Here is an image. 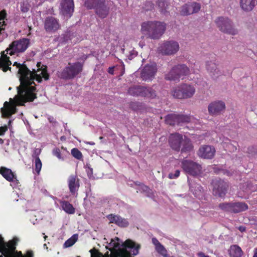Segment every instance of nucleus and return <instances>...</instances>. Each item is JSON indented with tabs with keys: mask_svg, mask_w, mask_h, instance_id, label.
<instances>
[{
	"mask_svg": "<svg viewBox=\"0 0 257 257\" xmlns=\"http://www.w3.org/2000/svg\"><path fill=\"white\" fill-rule=\"evenodd\" d=\"M42 162L39 157H36L35 161V170L39 174L42 168Z\"/></svg>",
	"mask_w": 257,
	"mask_h": 257,
	"instance_id": "42",
	"label": "nucleus"
},
{
	"mask_svg": "<svg viewBox=\"0 0 257 257\" xmlns=\"http://www.w3.org/2000/svg\"><path fill=\"white\" fill-rule=\"evenodd\" d=\"M156 249L159 253H160L162 255L164 256H165L166 255L167 251L164 247V246L161 244L157 246V247H156Z\"/></svg>",
	"mask_w": 257,
	"mask_h": 257,
	"instance_id": "46",
	"label": "nucleus"
},
{
	"mask_svg": "<svg viewBox=\"0 0 257 257\" xmlns=\"http://www.w3.org/2000/svg\"><path fill=\"white\" fill-rule=\"evenodd\" d=\"M154 6L151 2H147L144 7V9L146 11L151 10L153 8Z\"/></svg>",
	"mask_w": 257,
	"mask_h": 257,
	"instance_id": "48",
	"label": "nucleus"
},
{
	"mask_svg": "<svg viewBox=\"0 0 257 257\" xmlns=\"http://www.w3.org/2000/svg\"><path fill=\"white\" fill-rule=\"evenodd\" d=\"M225 109V103L221 100H215L211 102L208 106V110L210 114L217 115Z\"/></svg>",
	"mask_w": 257,
	"mask_h": 257,
	"instance_id": "16",
	"label": "nucleus"
},
{
	"mask_svg": "<svg viewBox=\"0 0 257 257\" xmlns=\"http://www.w3.org/2000/svg\"><path fill=\"white\" fill-rule=\"evenodd\" d=\"M96 13L100 18H104L106 17L108 13V9L105 3L99 4L95 9Z\"/></svg>",
	"mask_w": 257,
	"mask_h": 257,
	"instance_id": "27",
	"label": "nucleus"
},
{
	"mask_svg": "<svg viewBox=\"0 0 257 257\" xmlns=\"http://www.w3.org/2000/svg\"><path fill=\"white\" fill-rule=\"evenodd\" d=\"M195 93L194 86L190 84L183 83L173 88L171 95L178 99H187L192 97Z\"/></svg>",
	"mask_w": 257,
	"mask_h": 257,
	"instance_id": "4",
	"label": "nucleus"
},
{
	"mask_svg": "<svg viewBox=\"0 0 257 257\" xmlns=\"http://www.w3.org/2000/svg\"><path fill=\"white\" fill-rule=\"evenodd\" d=\"M30 41L28 38H22L13 41L8 48L6 51L7 54L13 55H18L24 52L29 47Z\"/></svg>",
	"mask_w": 257,
	"mask_h": 257,
	"instance_id": "5",
	"label": "nucleus"
},
{
	"mask_svg": "<svg viewBox=\"0 0 257 257\" xmlns=\"http://www.w3.org/2000/svg\"><path fill=\"white\" fill-rule=\"evenodd\" d=\"M30 7V6L27 1L23 2L21 5V11L24 13L27 12L29 11Z\"/></svg>",
	"mask_w": 257,
	"mask_h": 257,
	"instance_id": "45",
	"label": "nucleus"
},
{
	"mask_svg": "<svg viewBox=\"0 0 257 257\" xmlns=\"http://www.w3.org/2000/svg\"><path fill=\"white\" fill-rule=\"evenodd\" d=\"M86 144H89L90 145H94L95 143L93 142H85Z\"/></svg>",
	"mask_w": 257,
	"mask_h": 257,
	"instance_id": "61",
	"label": "nucleus"
},
{
	"mask_svg": "<svg viewBox=\"0 0 257 257\" xmlns=\"http://www.w3.org/2000/svg\"><path fill=\"white\" fill-rule=\"evenodd\" d=\"M91 257H105L102 253H100L98 252H94L93 253L91 252Z\"/></svg>",
	"mask_w": 257,
	"mask_h": 257,
	"instance_id": "51",
	"label": "nucleus"
},
{
	"mask_svg": "<svg viewBox=\"0 0 257 257\" xmlns=\"http://www.w3.org/2000/svg\"><path fill=\"white\" fill-rule=\"evenodd\" d=\"M30 221L33 224H36L39 222V220L36 218L35 220H34V218L32 217L30 219Z\"/></svg>",
	"mask_w": 257,
	"mask_h": 257,
	"instance_id": "56",
	"label": "nucleus"
},
{
	"mask_svg": "<svg viewBox=\"0 0 257 257\" xmlns=\"http://www.w3.org/2000/svg\"><path fill=\"white\" fill-rule=\"evenodd\" d=\"M13 66L18 69V74L20 85L17 87L18 94L14 98H10L9 101H6L4 106L1 108V112L3 117H9L16 113L17 105H23L25 103L32 101L36 98V88L34 80L41 82L42 79L47 80L49 75L45 68H39L40 64H37V70L34 69L30 71L24 64L14 62Z\"/></svg>",
	"mask_w": 257,
	"mask_h": 257,
	"instance_id": "1",
	"label": "nucleus"
},
{
	"mask_svg": "<svg viewBox=\"0 0 257 257\" xmlns=\"http://www.w3.org/2000/svg\"><path fill=\"white\" fill-rule=\"evenodd\" d=\"M0 174L8 181L12 180L14 176V173L11 169L4 167L1 168Z\"/></svg>",
	"mask_w": 257,
	"mask_h": 257,
	"instance_id": "28",
	"label": "nucleus"
},
{
	"mask_svg": "<svg viewBox=\"0 0 257 257\" xmlns=\"http://www.w3.org/2000/svg\"><path fill=\"white\" fill-rule=\"evenodd\" d=\"M11 65V62L9 58L5 54V52H3L1 57H0V68H2L4 71H7L8 69L11 70L9 66Z\"/></svg>",
	"mask_w": 257,
	"mask_h": 257,
	"instance_id": "24",
	"label": "nucleus"
},
{
	"mask_svg": "<svg viewBox=\"0 0 257 257\" xmlns=\"http://www.w3.org/2000/svg\"><path fill=\"white\" fill-rule=\"evenodd\" d=\"M63 210L67 213L73 214L75 213V209L72 204L67 201H61Z\"/></svg>",
	"mask_w": 257,
	"mask_h": 257,
	"instance_id": "31",
	"label": "nucleus"
},
{
	"mask_svg": "<svg viewBox=\"0 0 257 257\" xmlns=\"http://www.w3.org/2000/svg\"><path fill=\"white\" fill-rule=\"evenodd\" d=\"M252 257H257V248L253 249V255Z\"/></svg>",
	"mask_w": 257,
	"mask_h": 257,
	"instance_id": "58",
	"label": "nucleus"
},
{
	"mask_svg": "<svg viewBox=\"0 0 257 257\" xmlns=\"http://www.w3.org/2000/svg\"><path fill=\"white\" fill-rule=\"evenodd\" d=\"M7 130L8 127L6 125L0 127V136L4 135Z\"/></svg>",
	"mask_w": 257,
	"mask_h": 257,
	"instance_id": "50",
	"label": "nucleus"
},
{
	"mask_svg": "<svg viewBox=\"0 0 257 257\" xmlns=\"http://www.w3.org/2000/svg\"><path fill=\"white\" fill-rule=\"evenodd\" d=\"M193 128L198 129L199 127L197 126H192Z\"/></svg>",
	"mask_w": 257,
	"mask_h": 257,
	"instance_id": "63",
	"label": "nucleus"
},
{
	"mask_svg": "<svg viewBox=\"0 0 257 257\" xmlns=\"http://www.w3.org/2000/svg\"><path fill=\"white\" fill-rule=\"evenodd\" d=\"M232 146V145L230 144H227L226 146H224V147L226 148V149L230 150V147Z\"/></svg>",
	"mask_w": 257,
	"mask_h": 257,
	"instance_id": "60",
	"label": "nucleus"
},
{
	"mask_svg": "<svg viewBox=\"0 0 257 257\" xmlns=\"http://www.w3.org/2000/svg\"><path fill=\"white\" fill-rule=\"evenodd\" d=\"M180 175V171L179 170H176L174 174L172 173H170L169 174V178L170 179H173L177 178Z\"/></svg>",
	"mask_w": 257,
	"mask_h": 257,
	"instance_id": "49",
	"label": "nucleus"
},
{
	"mask_svg": "<svg viewBox=\"0 0 257 257\" xmlns=\"http://www.w3.org/2000/svg\"><path fill=\"white\" fill-rule=\"evenodd\" d=\"M219 207L224 211L232 213V203H220Z\"/></svg>",
	"mask_w": 257,
	"mask_h": 257,
	"instance_id": "38",
	"label": "nucleus"
},
{
	"mask_svg": "<svg viewBox=\"0 0 257 257\" xmlns=\"http://www.w3.org/2000/svg\"><path fill=\"white\" fill-rule=\"evenodd\" d=\"M165 121L167 123L170 125L177 124L176 123V114H171L168 115L165 118Z\"/></svg>",
	"mask_w": 257,
	"mask_h": 257,
	"instance_id": "37",
	"label": "nucleus"
},
{
	"mask_svg": "<svg viewBox=\"0 0 257 257\" xmlns=\"http://www.w3.org/2000/svg\"><path fill=\"white\" fill-rule=\"evenodd\" d=\"M228 252L230 257H241L243 254L242 249L237 245H231Z\"/></svg>",
	"mask_w": 257,
	"mask_h": 257,
	"instance_id": "25",
	"label": "nucleus"
},
{
	"mask_svg": "<svg viewBox=\"0 0 257 257\" xmlns=\"http://www.w3.org/2000/svg\"><path fill=\"white\" fill-rule=\"evenodd\" d=\"M190 7L191 8V12L190 13H192V14L198 12L200 10V5L199 4L194 3L192 4H190Z\"/></svg>",
	"mask_w": 257,
	"mask_h": 257,
	"instance_id": "43",
	"label": "nucleus"
},
{
	"mask_svg": "<svg viewBox=\"0 0 257 257\" xmlns=\"http://www.w3.org/2000/svg\"><path fill=\"white\" fill-rule=\"evenodd\" d=\"M109 249L115 257H131L138 254L140 245L130 239L124 243L117 237L111 240Z\"/></svg>",
	"mask_w": 257,
	"mask_h": 257,
	"instance_id": "2",
	"label": "nucleus"
},
{
	"mask_svg": "<svg viewBox=\"0 0 257 257\" xmlns=\"http://www.w3.org/2000/svg\"><path fill=\"white\" fill-rule=\"evenodd\" d=\"M60 10L65 18L71 17L74 11L73 0H62Z\"/></svg>",
	"mask_w": 257,
	"mask_h": 257,
	"instance_id": "15",
	"label": "nucleus"
},
{
	"mask_svg": "<svg viewBox=\"0 0 257 257\" xmlns=\"http://www.w3.org/2000/svg\"><path fill=\"white\" fill-rule=\"evenodd\" d=\"M60 25L57 20L53 17H49L45 22V29L48 32H54L58 30Z\"/></svg>",
	"mask_w": 257,
	"mask_h": 257,
	"instance_id": "17",
	"label": "nucleus"
},
{
	"mask_svg": "<svg viewBox=\"0 0 257 257\" xmlns=\"http://www.w3.org/2000/svg\"><path fill=\"white\" fill-rule=\"evenodd\" d=\"M128 93L133 96H142L149 98H154L156 96V93L151 88H147L142 86H134L130 88Z\"/></svg>",
	"mask_w": 257,
	"mask_h": 257,
	"instance_id": "9",
	"label": "nucleus"
},
{
	"mask_svg": "<svg viewBox=\"0 0 257 257\" xmlns=\"http://www.w3.org/2000/svg\"><path fill=\"white\" fill-rule=\"evenodd\" d=\"M68 182L70 191L72 193H75L79 187V184L76 177L74 175L70 176Z\"/></svg>",
	"mask_w": 257,
	"mask_h": 257,
	"instance_id": "22",
	"label": "nucleus"
},
{
	"mask_svg": "<svg viewBox=\"0 0 257 257\" xmlns=\"http://www.w3.org/2000/svg\"><path fill=\"white\" fill-rule=\"evenodd\" d=\"M82 70V65L80 63H69L60 73V76L65 79L72 78Z\"/></svg>",
	"mask_w": 257,
	"mask_h": 257,
	"instance_id": "7",
	"label": "nucleus"
},
{
	"mask_svg": "<svg viewBox=\"0 0 257 257\" xmlns=\"http://www.w3.org/2000/svg\"><path fill=\"white\" fill-rule=\"evenodd\" d=\"M71 154L74 157L79 160L82 157V153L76 148L72 149Z\"/></svg>",
	"mask_w": 257,
	"mask_h": 257,
	"instance_id": "44",
	"label": "nucleus"
},
{
	"mask_svg": "<svg viewBox=\"0 0 257 257\" xmlns=\"http://www.w3.org/2000/svg\"><path fill=\"white\" fill-rule=\"evenodd\" d=\"M181 145H182V148L181 149V152L182 153L190 152L193 148V145L190 141L186 137L184 138V140L183 141V143Z\"/></svg>",
	"mask_w": 257,
	"mask_h": 257,
	"instance_id": "29",
	"label": "nucleus"
},
{
	"mask_svg": "<svg viewBox=\"0 0 257 257\" xmlns=\"http://www.w3.org/2000/svg\"><path fill=\"white\" fill-rule=\"evenodd\" d=\"M238 229L241 232H243L245 230V227L244 226H240Z\"/></svg>",
	"mask_w": 257,
	"mask_h": 257,
	"instance_id": "59",
	"label": "nucleus"
},
{
	"mask_svg": "<svg viewBox=\"0 0 257 257\" xmlns=\"http://www.w3.org/2000/svg\"><path fill=\"white\" fill-rule=\"evenodd\" d=\"M239 6L245 12L251 11L257 4V0H239Z\"/></svg>",
	"mask_w": 257,
	"mask_h": 257,
	"instance_id": "19",
	"label": "nucleus"
},
{
	"mask_svg": "<svg viewBox=\"0 0 257 257\" xmlns=\"http://www.w3.org/2000/svg\"><path fill=\"white\" fill-rule=\"evenodd\" d=\"M10 182H11V185L13 188H16L18 186L19 184L18 180L16 179V177H15V175L14 176V178L12 179V180H10Z\"/></svg>",
	"mask_w": 257,
	"mask_h": 257,
	"instance_id": "47",
	"label": "nucleus"
},
{
	"mask_svg": "<svg viewBox=\"0 0 257 257\" xmlns=\"http://www.w3.org/2000/svg\"><path fill=\"white\" fill-rule=\"evenodd\" d=\"M198 122L199 121L198 120L195 119L192 116L176 114V123L178 125H181L186 122H190L197 124Z\"/></svg>",
	"mask_w": 257,
	"mask_h": 257,
	"instance_id": "21",
	"label": "nucleus"
},
{
	"mask_svg": "<svg viewBox=\"0 0 257 257\" xmlns=\"http://www.w3.org/2000/svg\"><path fill=\"white\" fill-rule=\"evenodd\" d=\"M198 256L199 257H210L209 255H205L203 252H200L198 253Z\"/></svg>",
	"mask_w": 257,
	"mask_h": 257,
	"instance_id": "57",
	"label": "nucleus"
},
{
	"mask_svg": "<svg viewBox=\"0 0 257 257\" xmlns=\"http://www.w3.org/2000/svg\"><path fill=\"white\" fill-rule=\"evenodd\" d=\"M152 240L153 243L155 245V247H156L157 246L159 245L160 244V243L156 238H153Z\"/></svg>",
	"mask_w": 257,
	"mask_h": 257,
	"instance_id": "53",
	"label": "nucleus"
},
{
	"mask_svg": "<svg viewBox=\"0 0 257 257\" xmlns=\"http://www.w3.org/2000/svg\"><path fill=\"white\" fill-rule=\"evenodd\" d=\"M62 150H63V152H61L58 148H56L53 151V155L60 160H64L65 157L67 155L69 154L68 152H67L65 149H63V148H62Z\"/></svg>",
	"mask_w": 257,
	"mask_h": 257,
	"instance_id": "33",
	"label": "nucleus"
},
{
	"mask_svg": "<svg viewBox=\"0 0 257 257\" xmlns=\"http://www.w3.org/2000/svg\"><path fill=\"white\" fill-rule=\"evenodd\" d=\"M213 186V193L216 196L223 197L224 196L227 184L223 180H214L212 182Z\"/></svg>",
	"mask_w": 257,
	"mask_h": 257,
	"instance_id": "11",
	"label": "nucleus"
},
{
	"mask_svg": "<svg viewBox=\"0 0 257 257\" xmlns=\"http://www.w3.org/2000/svg\"><path fill=\"white\" fill-rule=\"evenodd\" d=\"M157 6L159 9V11L163 13L164 11L166 9L168 6L166 0H158Z\"/></svg>",
	"mask_w": 257,
	"mask_h": 257,
	"instance_id": "40",
	"label": "nucleus"
},
{
	"mask_svg": "<svg viewBox=\"0 0 257 257\" xmlns=\"http://www.w3.org/2000/svg\"><path fill=\"white\" fill-rule=\"evenodd\" d=\"M103 3H105V0H86L85 5L88 9H96L99 4Z\"/></svg>",
	"mask_w": 257,
	"mask_h": 257,
	"instance_id": "30",
	"label": "nucleus"
},
{
	"mask_svg": "<svg viewBox=\"0 0 257 257\" xmlns=\"http://www.w3.org/2000/svg\"><path fill=\"white\" fill-rule=\"evenodd\" d=\"M6 16V13L5 11H1L0 12V21L4 20Z\"/></svg>",
	"mask_w": 257,
	"mask_h": 257,
	"instance_id": "52",
	"label": "nucleus"
},
{
	"mask_svg": "<svg viewBox=\"0 0 257 257\" xmlns=\"http://www.w3.org/2000/svg\"><path fill=\"white\" fill-rule=\"evenodd\" d=\"M110 223H113L120 227H126L128 225V221L119 216L110 214L107 216Z\"/></svg>",
	"mask_w": 257,
	"mask_h": 257,
	"instance_id": "20",
	"label": "nucleus"
},
{
	"mask_svg": "<svg viewBox=\"0 0 257 257\" xmlns=\"http://www.w3.org/2000/svg\"><path fill=\"white\" fill-rule=\"evenodd\" d=\"M166 29L165 23L157 21H148L141 24V32L144 36L152 39L160 38Z\"/></svg>",
	"mask_w": 257,
	"mask_h": 257,
	"instance_id": "3",
	"label": "nucleus"
},
{
	"mask_svg": "<svg viewBox=\"0 0 257 257\" xmlns=\"http://www.w3.org/2000/svg\"><path fill=\"white\" fill-rule=\"evenodd\" d=\"M250 185V183H247V182H245L242 184L240 186V197H245L246 195H248L250 194V192H247L246 191L248 190L249 186Z\"/></svg>",
	"mask_w": 257,
	"mask_h": 257,
	"instance_id": "36",
	"label": "nucleus"
},
{
	"mask_svg": "<svg viewBox=\"0 0 257 257\" xmlns=\"http://www.w3.org/2000/svg\"><path fill=\"white\" fill-rule=\"evenodd\" d=\"M12 122V120H9V123H8V125H9V128H10L11 126Z\"/></svg>",
	"mask_w": 257,
	"mask_h": 257,
	"instance_id": "62",
	"label": "nucleus"
},
{
	"mask_svg": "<svg viewBox=\"0 0 257 257\" xmlns=\"http://www.w3.org/2000/svg\"><path fill=\"white\" fill-rule=\"evenodd\" d=\"M178 81L183 79L189 73V69L185 65H178L176 66Z\"/></svg>",
	"mask_w": 257,
	"mask_h": 257,
	"instance_id": "23",
	"label": "nucleus"
},
{
	"mask_svg": "<svg viewBox=\"0 0 257 257\" xmlns=\"http://www.w3.org/2000/svg\"><path fill=\"white\" fill-rule=\"evenodd\" d=\"M184 140L183 136L179 134H171L169 138V143L173 149L178 150L180 148Z\"/></svg>",
	"mask_w": 257,
	"mask_h": 257,
	"instance_id": "18",
	"label": "nucleus"
},
{
	"mask_svg": "<svg viewBox=\"0 0 257 257\" xmlns=\"http://www.w3.org/2000/svg\"><path fill=\"white\" fill-rule=\"evenodd\" d=\"M215 148L209 145H203L201 146L197 152L199 157L205 159H211L215 155Z\"/></svg>",
	"mask_w": 257,
	"mask_h": 257,
	"instance_id": "14",
	"label": "nucleus"
},
{
	"mask_svg": "<svg viewBox=\"0 0 257 257\" xmlns=\"http://www.w3.org/2000/svg\"><path fill=\"white\" fill-rule=\"evenodd\" d=\"M248 205L243 202H232V213H238L247 210Z\"/></svg>",
	"mask_w": 257,
	"mask_h": 257,
	"instance_id": "26",
	"label": "nucleus"
},
{
	"mask_svg": "<svg viewBox=\"0 0 257 257\" xmlns=\"http://www.w3.org/2000/svg\"><path fill=\"white\" fill-rule=\"evenodd\" d=\"M182 167L187 174L193 176H199L202 173L201 165L192 161L183 160Z\"/></svg>",
	"mask_w": 257,
	"mask_h": 257,
	"instance_id": "8",
	"label": "nucleus"
},
{
	"mask_svg": "<svg viewBox=\"0 0 257 257\" xmlns=\"http://www.w3.org/2000/svg\"><path fill=\"white\" fill-rule=\"evenodd\" d=\"M247 183H250V185L248 187V190L246 191L247 192H250V193H251L257 191L256 180H253L250 182H247Z\"/></svg>",
	"mask_w": 257,
	"mask_h": 257,
	"instance_id": "39",
	"label": "nucleus"
},
{
	"mask_svg": "<svg viewBox=\"0 0 257 257\" xmlns=\"http://www.w3.org/2000/svg\"><path fill=\"white\" fill-rule=\"evenodd\" d=\"M24 257L21 252L14 253L13 250L9 248L8 244H6L2 237L0 238V257Z\"/></svg>",
	"mask_w": 257,
	"mask_h": 257,
	"instance_id": "13",
	"label": "nucleus"
},
{
	"mask_svg": "<svg viewBox=\"0 0 257 257\" xmlns=\"http://www.w3.org/2000/svg\"><path fill=\"white\" fill-rule=\"evenodd\" d=\"M206 68L208 72L212 76H214L218 72L216 65L213 62H208Z\"/></svg>",
	"mask_w": 257,
	"mask_h": 257,
	"instance_id": "34",
	"label": "nucleus"
},
{
	"mask_svg": "<svg viewBox=\"0 0 257 257\" xmlns=\"http://www.w3.org/2000/svg\"><path fill=\"white\" fill-rule=\"evenodd\" d=\"M0 143L1 144H3L4 143V141L2 139H0Z\"/></svg>",
	"mask_w": 257,
	"mask_h": 257,
	"instance_id": "64",
	"label": "nucleus"
},
{
	"mask_svg": "<svg viewBox=\"0 0 257 257\" xmlns=\"http://www.w3.org/2000/svg\"><path fill=\"white\" fill-rule=\"evenodd\" d=\"M77 234H73L70 238L67 239L64 244V247L67 248L72 246L78 240Z\"/></svg>",
	"mask_w": 257,
	"mask_h": 257,
	"instance_id": "35",
	"label": "nucleus"
},
{
	"mask_svg": "<svg viewBox=\"0 0 257 257\" xmlns=\"http://www.w3.org/2000/svg\"><path fill=\"white\" fill-rule=\"evenodd\" d=\"M157 72L156 64L151 63L146 65L141 71V77L144 80H151Z\"/></svg>",
	"mask_w": 257,
	"mask_h": 257,
	"instance_id": "12",
	"label": "nucleus"
},
{
	"mask_svg": "<svg viewBox=\"0 0 257 257\" xmlns=\"http://www.w3.org/2000/svg\"><path fill=\"white\" fill-rule=\"evenodd\" d=\"M141 187L142 189V190L145 192H149L150 191V189L146 186L142 184L141 185Z\"/></svg>",
	"mask_w": 257,
	"mask_h": 257,
	"instance_id": "54",
	"label": "nucleus"
},
{
	"mask_svg": "<svg viewBox=\"0 0 257 257\" xmlns=\"http://www.w3.org/2000/svg\"><path fill=\"white\" fill-rule=\"evenodd\" d=\"M176 66L165 75V78L169 80L178 81V75L176 70Z\"/></svg>",
	"mask_w": 257,
	"mask_h": 257,
	"instance_id": "32",
	"label": "nucleus"
},
{
	"mask_svg": "<svg viewBox=\"0 0 257 257\" xmlns=\"http://www.w3.org/2000/svg\"><path fill=\"white\" fill-rule=\"evenodd\" d=\"M179 44L175 41L166 42L162 44L159 47L160 51L166 55L174 54L179 50Z\"/></svg>",
	"mask_w": 257,
	"mask_h": 257,
	"instance_id": "10",
	"label": "nucleus"
},
{
	"mask_svg": "<svg viewBox=\"0 0 257 257\" xmlns=\"http://www.w3.org/2000/svg\"><path fill=\"white\" fill-rule=\"evenodd\" d=\"M215 22L219 30L224 33L232 35H235L238 33L232 22L227 18L219 17Z\"/></svg>",
	"mask_w": 257,
	"mask_h": 257,
	"instance_id": "6",
	"label": "nucleus"
},
{
	"mask_svg": "<svg viewBox=\"0 0 257 257\" xmlns=\"http://www.w3.org/2000/svg\"><path fill=\"white\" fill-rule=\"evenodd\" d=\"M191 8L190 7L189 4L185 5L183 6L181 11V14L182 15H189L192 14V13H190L191 12Z\"/></svg>",
	"mask_w": 257,
	"mask_h": 257,
	"instance_id": "41",
	"label": "nucleus"
},
{
	"mask_svg": "<svg viewBox=\"0 0 257 257\" xmlns=\"http://www.w3.org/2000/svg\"><path fill=\"white\" fill-rule=\"evenodd\" d=\"M114 67H109L108 70V72L109 74H113V73H114Z\"/></svg>",
	"mask_w": 257,
	"mask_h": 257,
	"instance_id": "55",
	"label": "nucleus"
}]
</instances>
